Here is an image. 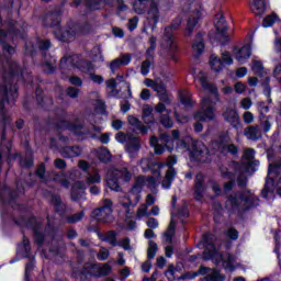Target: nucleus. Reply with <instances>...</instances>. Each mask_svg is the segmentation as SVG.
Masks as SVG:
<instances>
[{
    "mask_svg": "<svg viewBox=\"0 0 281 281\" xmlns=\"http://www.w3.org/2000/svg\"><path fill=\"white\" fill-rule=\"evenodd\" d=\"M166 165L164 164H153L150 159L143 158L140 160V168L143 172H146V170H151V176L144 177L139 176L136 179V182L132 190L127 193V195H123L119 198V205L123 207L125 215L127 218H131L133 215V209L139 201H142V195L139 192L144 190V188H148V190H151V192H155V188L161 183V168H164Z\"/></svg>",
    "mask_w": 281,
    "mask_h": 281,
    "instance_id": "obj_1",
    "label": "nucleus"
},
{
    "mask_svg": "<svg viewBox=\"0 0 281 281\" xmlns=\"http://www.w3.org/2000/svg\"><path fill=\"white\" fill-rule=\"evenodd\" d=\"M11 34L12 32L5 34L3 31H0V49H2V53H0V61L2 63V70L4 71V85L0 88V91L3 93V99L1 101L3 109H5V104L12 106L14 100L18 98L16 86H13L12 82H14V79L19 76V65L10 59L12 54H14V47L5 43V40Z\"/></svg>",
    "mask_w": 281,
    "mask_h": 281,
    "instance_id": "obj_2",
    "label": "nucleus"
},
{
    "mask_svg": "<svg viewBox=\"0 0 281 281\" xmlns=\"http://www.w3.org/2000/svg\"><path fill=\"white\" fill-rule=\"evenodd\" d=\"M195 82H199L203 91L210 94L202 99L201 110L194 114V120L196 122H212L214 120V106L218 102V90L207 82V77L203 72L195 76Z\"/></svg>",
    "mask_w": 281,
    "mask_h": 281,
    "instance_id": "obj_3",
    "label": "nucleus"
},
{
    "mask_svg": "<svg viewBox=\"0 0 281 281\" xmlns=\"http://www.w3.org/2000/svg\"><path fill=\"white\" fill-rule=\"evenodd\" d=\"M211 148H213L214 151L207 150V147L201 142L193 143L192 149L189 151L190 161L205 164L206 161H210V155H214L215 153H223L224 155H226V153H231V155H236V153H238V148H236L235 145H227L223 142H213Z\"/></svg>",
    "mask_w": 281,
    "mask_h": 281,
    "instance_id": "obj_4",
    "label": "nucleus"
},
{
    "mask_svg": "<svg viewBox=\"0 0 281 281\" xmlns=\"http://www.w3.org/2000/svg\"><path fill=\"white\" fill-rule=\"evenodd\" d=\"M210 240H212V235L207 234L204 236L202 243L205 247L204 254H203V260H213L215 265H223L224 269L226 271H234L236 267H238V263H236V257L229 254L224 255L222 248H216L214 244H212Z\"/></svg>",
    "mask_w": 281,
    "mask_h": 281,
    "instance_id": "obj_5",
    "label": "nucleus"
},
{
    "mask_svg": "<svg viewBox=\"0 0 281 281\" xmlns=\"http://www.w3.org/2000/svg\"><path fill=\"white\" fill-rule=\"evenodd\" d=\"M229 210H249L258 205V198L251 191L245 190L243 193L232 194L227 200Z\"/></svg>",
    "mask_w": 281,
    "mask_h": 281,
    "instance_id": "obj_6",
    "label": "nucleus"
},
{
    "mask_svg": "<svg viewBox=\"0 0 281 281\" xmlns=\"http://www.w3.org/2000/svg\"><path fill=\"white\" fill-rule=\"evenodd\" d=\"M276 188L279 196H281V166L270 165L268 169V178L266 180V186L261 192V195L265 199H267L269 194H273V190H276Z\"/></svg>",
    "mask_w": 281,
    "mask_h": 281,
    "instance_id": "obj_7",
    "label": "nucleus"
},
{
    "mask_svg": "<svg viewBox=\"0 0 281 281\" xmlns=\"http://www.w3.org/2000/svg\"><path fill=\"white\" fill-rule=\"evenodd\" d=\"M120 181H131V172H128L127 169H112L108 171L106 183L110 190H113L114 192H120L122 190V188H120Z\"/></svg>",
    "mask_w": 281,
    "mask_h": 281,
    "instance_id": "obj_8",
    "label": "nucleus"
},
{
    "mask_svg": "<svg viewBox=\"0 0 281 281\" xmlns=\"http://www.w3.org/2000/svg\"><path fill=\"white\" fill-rule=\"evenodd\" d=\"M116 142L119 144H126V153L131 157V159H135L137 157V153H139V148L142 145L139 144V138L135 136H131V134H124L123 132H119L115 136Z\"/></svg>",
    "mask_w": 281,
    "mask_h": 281,
    "instance_id": "obj_9",
    "label": "nucleus"
},
{
    "mask_svg": "<svg viewBox=\"0 0 281 281\" xmlns=\"http://www.w3.org/2000/svg\"><path fill=\"white\" fill-rule=\"evenodd\" d=\"M182 23L183 16L179 15L171 22V25L165 29V37L164 42L161 43L162 47H169V49H177L173 32H176V30H179Z\"/></svg>",
    "mask_w": 281,
    "mask_h": 281,
    "instance_id": "obj_10",
    "label": "nucleus"
},
{
    "mask_svg": "<svg viewBox=\"0 0 281 281\" xmlns=\"http://www.w3.org/2000/svg\"><path fill=\"white\" fill-rule=\"evenodd\" d=\"M201 12H203V8H201V5H198L196 3H193L191 15L187 21L184 36H192V34L194 33V27H196V25H199V21H201Z\"/></svg>",
    "mask_w": 281,
    "mask_h": 281,
    "instance_id": "obj_11",
    "label": "nucleus"
},
{
    "mask_svg": "<svg viewBox=\"0 0 281 281\" xmlns=\"http://www.w3.org/2000/svg\"><path fill=\"white\" fill-rule=\"evenodd\" d=\"M256 151L254 149H246L243 156V165L239 168V172H256L258 170V166H260L259 161H254V157Z\"/></svg>",
    "mask_w": 281,
    "mask_h": 281,
    "instance_id": "obj_12",
    "label": "nucleus"
},
{
    "mask_svg": "<svg viewBox=\"0 0 281 281\" xmlns=\"http://www.w3.org/2000/svg\"><path fill=\"white\" fill-rule=\"evenodd\" d=\"M111 214H113V202L111 200H104L103 205L100 209L94 210L92 216L95 221L109 223Z\"/></svg>",
    "mask_w": 281,
    "mask_h": 281,
    "instance_id": "obj_13",
    "label": "nucleus"
},
{
    "mask_svg": "<svg viewBox=\"0 0 281 281\" xmlns=\"http://www.w3.org/2000/svg\"><path fill=\"white\" fill-rule=\"evenodd\" d=\"M233 64L234 59L232 58V54H229V52L222 53V59L216 55H212L210 58V66L213 71H222L223 67Z\"/></svg>",
    "mask_w": 281,
    "mask_h": 281,
    "instance_id": "obj_14",
    "label": "nucleus"
},
{
    "mask_svg": "<svg viewBox=\"0 0 281 281\" xmlns=\"http://www.w3.org/2000/svg\"><path fill=\"white\" fill-rule=\"evenodd\" d=\"M79 168L83 171H88V176L86 178L87 186H92V184L102 182V177L100 176V171L89 166L87 161L85 160L79 161Z\"/></svg>",
    "mask_w": 281,
    "mask_h": 281,
    "instance_id": "obj_15",
    "label": "nucleus"
},
{
    "mask_svg": "<svg viewBox=\"0 0 281 281\" xmlns=\"http://www.w3.org/2000/svg\"><path fill=\"white\" fill-rule=\"evenodd\" d=\"M81 34L80 26L78 24H71L65 30L58 29L55 31V36L58 41H63L64 43H69L74 36H78Z\"/></svg>",
    "mask_w": 281,
    "mask_h": 281,
    "instance_id": "obj_16",
    "label": "nucleus"
},
{
    "mask_svg": "<svg viewBox=\"0 0 281 281\" xmlns=\"http://www.w3.org/2000/svg\"><path fill=\"white\" fill-rule=\"evenodd\" d=\"M80 58L78 55H74L71 57H64L60 60V67L65 69V67H83L82 71H91L93 69V65L91 63L79 61Z\"/></svg>",
    "mask_w": 281,
    "mask_h": 281,
    "instance_id": "obj_17",
    "label": "nucleus"
},
{
    "mask_svg": "<svg viewBox=\"0 0 281 281\" xmlns=\"http://www.w3.org/2000/svg\"><path fill=\"white\" fill-rule=\"evenodd\" d=\"M207 276L206 281H225V276L221 274L216 269H210L206 267H201L200 270L192 276H188L189 280H194L196 276Z\"/></svg>",
    "mask_w": 281,
    "mask_h": 281,
    "instance_id": "obj_18",
    "label": "nucleus"
},
{
    "mask_svg": "<svg viewBox=\"0 0 281 281\" xmlns=\"http://www.w3.org/2000/svg\"><path fill=\"white\" fill-rule=\"evenodd\" d=\"M175 164H177V157H169L167 160L168 170L165 175V179L162 180V188H165V190H168L170 186H172V181H175V177H177V171L172 168Z\"/></svg>",
    "mask_w": 281,
    "mask_h": 281,
    "instance_id": "obj_19",
    "label": "nucleus"
},
{
    "mask_svg": "<svg viewBox=\"0 0 281 281\" xmlns=\"http://www.w3.org/2000/svg\"><path fill=\"white\" fill-rule=\"evenodd\" d=\"M171 135L173 139L168 134H162L160 136L159 144H165L168 150H172L170 143L180 144V146H177V148H187L186 142L179 139V131L173 130Z\"/></svg>",
    "mask_w": 281,
    "mask_h": 281,
    "instance_id": "obj_20",
    "label": "nucleus"
},
{
    "mask_svg": "<svg viewBox=\"0 0 281 281\" xmlns=\"http://www.w3.org/2000/svg\"><path fill=\"white\" fill-rule=\"evenodd\" d=\"M178 216H188V210L182 209L181 211H179L178 215H175V212H171V222L168 231L164 235L165 243H168L169 245L170 243H172V236H175V226L177 225Z\"/></svg>",
    "mask_w": 281,
    "mask_h": 281,
    "instance_id": "obj_21",
    "label": "nucleus"
},
{
    "mask_svg": "<svg viewBox=\"0 0 281 281\" xmlns=\"http://www.w3.org/2000/svg\"><path fill=\"white\" fill-rule=\"evenodd\" d=\"M160 16H161V13L159 12V1L151 0L149 2V8L147 10L148 21H151L154 25H157V23H159Z\"/></svg>",
    "mask_w": 281,
    "mask_h": 281,
    "instance_id": "obj_22",
    "label": "nucleus"
},
{
    "mask_svg": "<svg viewBox=\"0 0 281 281\" xmlns=\"http://www.w3.org/2000/svg\"><path fill=\"white\" fill-rule=\"evenodd\" d=\"M83 273H88L89 276H109V273H111V266H109V263L102 266L90 265L89 268H86Z\"/></svg>",
    "mask_w": 281,
    "mask_h": 281,
    "instance_id": "obj_23",
    "label": "nucleus"
},
{
    "mask_svg": "<svg viewBox=\"0 0 281 281\" xmlns=\"http://www.w3.org/2000/svg\"><path fill=\"white\" fill-rule=\"evenodd\" d=\"M234 54L239 65H245V63H247L248 58L251 56V45L247 44L241 48H235Z\"/></svg>",
    "mask_w": 281,
    "mask_h": 281,
    "instance_id": "obj_24",
    "label": "nucleus"
},
{
    "mask_svg": "<svg viewBox=\"0 0 281 281\" xmlns=\"http://www.w3.org/2000/svg\"><path fill=\"white\" fill-rule=\"evenodd\" d=\"M214 25L215 30L218 34H222L226 41H229V35H226L225 32H227V22L225 21V16L223 13H218L215 15L214 19Z\"/></svg>",
    "mask_w": 281,
    "mask_h": 281,
    "instance_id": "obj_25",
    "label": "nucleus"
},
{
    "mask_svg": "<svg viewBox=\"0 0 281 281\" xmlns=\"http://www.w3.org/2000/svg\"><path fill=\"white\" fill-rule=\"evenodd\" d=\"M192 54L193 56H201L203 52L205 50V41L203 40V34L199 33L195 38L193 40V43L191 45Z\"/></svg>",
    "mask_w": 281,
    "mask_h": 281,
    "instance_id": "obj_26",
    "label": "nucleus"
},
{
    "mask_svg": "<svg viewBox=\"0 0 281 281\" xmlns=\"http://www.w3.org/2000/svg\"><path fill=\"white\" fill-rule=\"evenodd\" d=\"M160 209L159 206H153L151 211L148 212V206L146 204H142L137 211V218H144V216H159Z\"/></svg>",
    "mask_w": 281,
    "mask_h": 281,
    "instance_id": "obj_27",
    "label": "nucleus"
},
{
    "mask_svg": "<svg viewBox=\"0 0 281 281\" xmlns=\"http://www.w3.org/2000/svg\"><path fill=\"white\" fill-rule=\"evenodd\" d=\"M130 64H131V55L124 54V55H121L119 58L114 59L110 64V69L111 71H115V69H119V67H124Z\"/></svg>",
    "mask_w": 281,
    "mask_h": 281,
    "instance_id": "obj_28",
    "label": "nucleus"
},
{
    "mask_svg": "<svg viewBox=\"0 0 281 281\" xmlns=\"http://www.w3.org/2000/svg\"><path fill=\"white\" fill-rule=\"evenodd\" d=\"M250 10L255 16H262V13L267 12V4L265 0H252Z\"/></svg>",
    "mask_w": 281,
    "mask_h": 281,
    "instance_id": "obj_29",
    "label": "nucleus"
},
{
    "mask_svg": "<svg viewBox=\"0 0 281 281\" xmlns=\"http://www.w3.org/2000/svg\"><path fill=\"white\" fill-rule=\"evenodd\" d=\"M203 181H204V177L202 173H198L195 177V186H194V199L196 201H201V199H203Z\"/></svg>",
    "mask_w": 281,
    "mask_h": 281,
    "instance_id": "obj_30",
    "label": "nucleus"
},
{
    "mask_svg": "<svg viewBox=\"0 0 281 281\" xmlns=\"http://www.w3.org/2000/svg\"><path fill=\"white\" fill-rule=\"evenodd\" d=\"M85 190H87V184L85 182H76L71 189L72 201H78V199L85 194Z\"/></svg>",
    "mask_w": 281,
    "mask_h": 281,
    "instance_id": "obj_31",
    "label": "nucleus"
},
{
    "mask_svg": "<svg viewBox=\"0 0 281 281\" xmlns=\"http://www.w3.org/2000/svg\"><path fill=\"white\" fill-rule=\"evenodd\" d=\"M127 122L128 124H131V126H134V131H138V133H140L142 135H146V133H148V128L142 125L137 117L128 116Z\"/></svg>",
    "mask_w": 281,
    "mask_h": 281,
    "instance_id": "obj_32",
    "label": "nucleus"
},
{
    "mask_svg": "<svg viewBox=\"0 0 281 281\" xmlns=\"http://www.w3.org/2000/svg\"><path fill=\"white\" fill-rule=\"evenodd\" d=\"M124 77H116V79H110L105 81V85L108 89H110V95H117V90H115V87H117L119 82H123Z\"/></svg>",
    "mask_w": 281,
    "mask_h": 281,
    "instance_id": "obj_33",
    "label": "nucleus"
},
{
    "mask_svg": "<svg viewBox=\"0 0 281 281\" xmlns=\"http://www.w3.org/2000/svg\"><path fill=\"white\" fill-rule=\"evenodd\" d=\"M63 157H78L80 156V147H64L59 150Z\"/></svg>",
    "mask_w": 281,
    "mask_h": 281,
    "instance_id": "obj_34",
    "label": "nucleus"
},
{
    "mask_svg": "<svg viewBox=\"0 0 281 281\" xmlns=\"http://www.w3.org/2000/svg\"><path fill=\"white\" fill-rule=\"evenodd\" d=\"M143 120L145 124H153L155 117L153 116V108L145 105L143 108Z\"/></svg>",
    "mask_w": 281,
    "mask_h": 281,
    "instance_id": "obj_35",
    "label": "nucleus"
},
{
    "mask_svg": "<svg viewBox=\"0 0 281 281\" xmlns=\"http://www.w3.org/2000/svg\"><path fill=\"white\" fill-rule=\"evenodd\" d=\"M260 130H258L256 126H250L245 131V136L247 139L256 140L260 137Z\"/></svg>",
    "mask_w": 281,
    "mask_h": 281,
    "instance_id": "obj_36",
    "label": "nucleus"
},
{
    "mask_svg": "<svg viewBox=\"0 0 281 281\" xmlns=\"http://www.w3.org/2000/svg\"><path fill=\"white\" fill-rule=\"evenodd\" d=\"M147 4L148 0H135L134 11L136 12V14H144V12H146Z\"/></svg>",
    "mask_w": 281,
    "mask_h": 281,
    "instance_id": "obj_37",
    "label": "nucleus"
},
{
    "mask_svg": "<svg viewBox=\"0 0 281 281\" xmlns=\"http://www.w3.org/2000/svg\"><path fill=\"white\" fill-rule=\"evenodd\" d=\"M279 18L276 13L269 14L263 19L262 27H271L273 24L278 23Z\"/></svg>",
    "mask_w": 281,
    "mask_h": 281,
    "instance_id": "obj_38",
    "label": "nucleus"
},
{
    "mask_svg": "<svg viewBox=\"0 0 281 281\" xmlns=\"http://www.w3.org/2000/svg\"><path fill=\"white\" fill-rule=\"evenodd\" d=\"M116 236L117 235L115 234V232H109L101 237V240H103L104 243H109L110 245L115 247V245H117Z\"/></svg>",
    "mask_w": 281,
    "mask_h": 281,
    "instance_id": "obj_39",
    "label": "nucleus"
},
{
    "mask_svg": "<svg viewBox=\"0 0 281 281\" xmlns=\"http://www.w3.org/2000/svg\"><path fill=\"white\" fill-rule=\"evenodd\" d=\"M180 101H181V104H183L184 106H192V100H191L190 91L182 90L180 92Z\"/></svg>",
    "mask_w": 281,
    "mask_h": 281,
    "instance_id": "obj_40",
    "label": "nucleus"
},
{
    "mask_svg": "<svg viewBox=\"0 0 281 281\" xmlns=\"http://www.w3.org/2000/svg\"><path fill=\"white\" fill-rule=\"evenodd\" d=\"M224 117L226 122H231V124H234L235 122H238V112H236V110H227L224 113Z\"/></svg>",
    "mask_w": 281,
    "mask_h": 281,
    "instance_id": "obj_41",
    "label": "nucleus"
},
{
    "mask_svg": "<svg viewBox=\"0 0 281 281\" xmlns=\"http://www.w3.org/2000/svg\"><path fill=\"white\" fill-rule=\"evenodd\" d=\"M154 91L158 93L162 102H166V100H168V97L166 95V86L156 82V86L154 87Z\"/></svg>",
    "mask_w": 281,
    "mask_h": 281,
    "instance_id": "obj_42",
    "label": "nucleus"
},
{
    "mask_svg": "<svg viewBox=\"0 0 281 281\" xmlns=\"http://www.w3.org/2000/svg\"><path fill=\"white\" fill-rule=\"evenodd\" d=\"M157 244L153 240H149L148 243V249H147V258L149 260H153V258H155V256H157Z\"/></svg>",
    "mask_w": 281,
    "mask_h": 281,
    "instance_id": "obj_43",
    "label": "nucleus"
},
{
    "mask_svg": "<svg viewBox=\"0 0 281 281\" xmlns=\"http://www.w3.org/2000/svg\"><path fill=\"white\" fill-rule=\"evenodd\" d=\"M157 137L153 136L149 140V144L154 146L156 155H162L165 148L161 144H157Z\"/></svg>",
    "mask_w": 281,
    "mask_h": 281,
    "instance_id": "obj_44",
    "label": "nucleus"
},
{
    "mask_svg": "<svg viewBox=\"0 0 281 281\" xmlns=\"http://www.w3.org/2000/svg\"><path fill=\"white\" fill-rule=\"evenodd\" d=\"M104 3H109L104 0H88V7L90 10H100Z\"/></svg>",
    "mask_w": 281,
    "mask_h": 281,
    "instance_id": "obj_45",
    "label": "nucleus"
},
{
    "mask_svg": "<svg viewBox=\"0 0 281 281\" xmlns=\"http://www.w3.org/2000/svg\"><path fill=\"white\" fill-rule=\"evenodd\" d=\"M100 161H111V151L106 148H101L98 151Z\"/></svg>",
    "mask_w": 281,
    "mask_h": 281,
    "instance_id": "obj_46",
    "label": "nucleus"
},
{
    "mask_svg": "<svg viewBox=\"0 0 281 281\" xmlns=\"http://www.w3.org/2000/svg\"><path fill=\"white\" fill-rule=\"evenodd\" d=\"M274 240H276V248H274V251H276L277 255H278L279 262H281V232H279V233L276 235Z\"/></svg>",
    "mask_w": 281,
    "mask_h": 281,
    "instance_id": "obj_47",
    "label": "nucleus"
},
{
    "mask_svg": "<svg viewBox=\"0 0 281 281\" xmlns=\"http://www.w3.org/2000/svg\"><path fill=\"white\" fill-rule=\"evenodd\" d=\"M223 177H228V179H229V181L224 184L225 192H229V190H232V188H234V180H233L234 173H232V172L223 173Z\"/></svg>",
    "mask_w": 281,
    "mask_h": 281,
    "instance_id": "obj_48",
    "label": "nucleus"
},
{
    "mask_svg": "<svg viewBox=\"0 0 281 281\" xmlns=\"http://www.w3.org/2000/svg\"><path fill=\"white\" fill-rule=\"evenodd\" d=\"M234 91L235 93H238L239 95H243V93H245V91H247V85L243 83V82H236L234 85Z\"/></svg>",
    "mask_w": 281,
    "mask_h": 281,
    "instance_id": "obj_49",
    "label": "nucleus"
},
{
    "mask_svg": "<svg viewBox=\"0 0 281 281\" xmlns=\"http://www.w3.org/2000/svg\"><path fill=\"white\" fill-rule=\"evenodd\" d=\"M160 122H161L162 126H165L166 128H172V119L170 116H168V114H164L160 117Z\"/></svg>",
    "mask_w": 281,
    "mask_h": 281,
    "instance_id": "obj_50",
    "label": "nucleus"
},
{
    "mask_svg": "<svg viewBox=\"0 0 281 281\" xmlns=\"http://www.w3.org/2000/svg\"><path fill=\"white\" fill-rule=\"evenodd\" d=\"M239 104H240L241 109H244L245 111H249V109H251L254 102L249 98H244V99H241Z\"/></svg>",
    "mask_w": 281,
    "mask_h": 281,
    "instance_id": "obj_51",
    "label": "nucleus"
},
{
    "mask_svg": "<svg viewBox=\"0 0 281 281\" xmlns=\"http://www.w3.org/2000/svg\"><path fill=\"white\" fill-rule=\"evenodd\" d=\"M149 72H150V60H145V61L142 64L140 74H142L143 76H148Z\"/></svg>",
    "mask_w": 281,
    "mask_h": 281,
    "instance_id": "obj_52",
    "label": "nucleus"
},
{
    "mask_svg": "<svg viewBox=\"0 0 281 281\" xmlns=\"http://www.w3.org/2000/svg\"><path fill=\"white\" fill-rule=\"evenodd\" d=\"M83 216H85V212H80L75 215H71L68 217V223H78L79 221H82Z\"/></svg>",
    "mask_w": 281,
    "mask_h": 281,
    "instance_id": "obj_53",
    "label": "nucleus"
},
{
    "mask_svg": "<svg viewBox=\"0 0 281 281\" xmlns=\"http://www.w3.org/2000/svg\"><path fill=\"white\" fill-rule=\"evenodd\" d=\"M106 109V105H104V101L98 99L95 102V112L97 113H104V110Z\"/></svg>",
    "mask_w": 281,
    "mask_h": 281,
    "instance_id": "obj_54",
    "label": "nucleus"
},
{
    "mask_svg": "<svg viewBox=\"0 0 281 281\" xmlns=\"http://www.w3.org/2000/svg\"><path fill=\"white\" fill-rule=\"evenodd\" d=\"M137 23H139V19H137V16L130 19L127 24L130 32H133V30L137 29Z\"/></svg>",
    "mask_w": 281,
    "mask_h": 281,
    "instance_id": "obj_55",
    "label": "nucleus"
},
{
    "mask_svg": "<svg viewBox=\"0 0 281 281\" xmlns=\"http://www.w3.org/2000/svg\"><path fill=\"white\" fill-rule=\"evenodd\" d=\"M157 43V40L155 37H150L149 40V47L147 49V56H153V52H155V44Z\"/></svg>",
    "mask_w": 281,
    "mask_h": 281,
    "instance_id": "obj_56",
    "label": "nucleus"
},
{
    "mask_svg": "<svg viewBox=\"0 0 281 281\" xmlns=\"http://www.w3.org/2000/svg\"><path fill=\"white\" fill-rule=\"evenodd\" d=\"M79 92L80 90L78 88L70 87L67 89V95H69V98H78Z\"/></svg>",
    "mask_w": 281,
    "mask_h": 281,
    "instance_id": "obj_57",
    "label": "nucleus"
},
{
    "mask_svg": "<svg viewBox=\"0 0 281 281\" xmlns=\"http://www.w3.org/2000/svg\"><path fill=\"white\" fill-rule=\"evenodd\" d=\"M263 67H262V61H254L252 64V71H255V74H260V71H262Z\"/></svg>",
    "mask_w": 281,
    "mask_h": 281,
    "instance_id": "obj_58",
    "label": "nucleus"
},
{
    "mask_svg": "<svg viewBox=\"0 0 281 281\" xmlns=\"http://www.w3.org/2000/svg\"><path fill=\"white\" fill-rule=\"evenodd\" d=\"M98 258H99V260H106V258H109V249L101 248L98 254Z\"/></svg>",
    "mask_w": 281,
    "mask_h": 281,
    "instance_id": "obj_59",
    "label": "nucleus"
},
{
    "mask_svg": "<svg viewBox=\"0 0 281 281\" xmlns=\"http://www.w3.org/2000/svg\"><path fill=\"white\" fill-rule=\"evenodd\" d=\"M147 227H149L150 229H157L159 227V222H157L156 218H149L147 221Z\"/></svg>",
    "mask_w": 281,
    "mask_h": 281,
    "instance_id": "obj_60",
    "label": "nucleus"
},
{
    "mask_svg": "<svg viewBox=\"0 0 281 281\" xmlns=\"http://www.w3.org/2000/svg\"><path fill=\"white\" fill-rule=\"evenodd\" d=\"M247 68L240 67L236 70L235 76L236 78H245L247 76Z\"/></svg>",
    "mask_w": 281,
    "mask_h": 281,
    "instance_id": "obj_61",
    "label": "nucleus"
},
{
    "mask_svg": "<svg viewBox=\"0 0 281 281\" xmlns=\"http://www.w3.org/2000/svg\"><path fill=\"white\" fill-rule=\"evenodd\" d=\"M69 82L75 87H82V79H80V77H70Z\"/></svg>",
    "mask_w": 281,
    "mask_h": 281,
    "instance_id": "obj_62",
    "label": "nucleus"
},
{
    "mask_svg": "<svg viewBox=\"0 0 281 281\" xmlns=\"http://www.w3.org/2000/svg\"><path fill=\"white\" fill-rule=\"evenodd\" d=\"M49 47H52V44L49 43V41H41V42L38 43V48H40L42 52L47 50Z\"/></svg>",
    "mask_w": 281,
    "mask_h": 281,
    "instance_id": "obj_63",
    "label": "nucleus"
},
{
    "mask_svg": "<svg viewBox=\"0 0 281 281\" xmlns=\"http://www.w3.org/2000/svg\"><path fill=\"white\" fill-rule=\"evenodd\" d=\"M244 122L245 124H251V122H254V114L251 112H245Z\"/></svg>",
    "mask_w": 281,
    "mask_h": 281,
    "instance_id": "obj_64",
    "label": "nucleus"
}]
</instances>
